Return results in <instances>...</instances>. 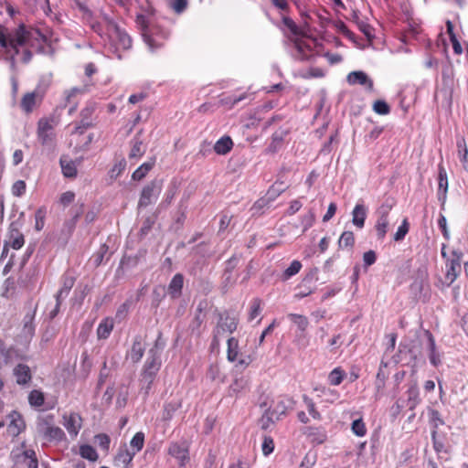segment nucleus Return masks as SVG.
I'll use <instances>...</instances> for the list:
<instances>
[{
  "label": "nucleus",
  "instance_id": "f257e3e1",
  "mask_svg": "<svg viewBox=\"0 0 468 468\" xmlns=\"http://www.w3.org/2000/svg\"><path fill=\"white\" fill-rule=\"evenodd\" d=\"M48 37L38 29L20 25L14 29H7L0 25V46L3 48L2 58L10 64L12 72L16 71V56L21 55L20 60L27 64L34 51H44V44Z\"/></svg>",
  "mask_w": 468,
  "mask_h": 468
},
{
  "label": "nucleus",
  "instance_id": "f03ea898",
  "mask_svg": "<svg viewBox=\"0 0 468 468\" xmlns=\"http://www.w3.org/2000/svg\"><path fill=\"white\" fill-rule=\"evenodd\" d=\"M136 24L141 31L144 41L151 51H154L164 45L166 33L160 31L158 27L154 24L152 16L138 15Z\"/></svg>",
  "mask_w": 468,
  "mask_h": 468
},
{
  "label": "nucleus",
  "instance_id": "7ed1b4c3",
  "mask_svg": "<svg viewBox=\"0 0 468 468\" xmlns=\"http://www.w3.org/2000/svg\"><path fill=\"white\" fill-rule=\"evenodd\" d=\"M162 349L163 346H160L156 341L154 346L148 351L147 358L141 374L142 389L144 390L145 394L149 392L151 385L153 384L156 374L161 367Z\"/></svg>",
  "mask_w": 468,
  "mask_h": 468
},
{
  "label": "nucleus",
  "instance_id": "20e7f679",
  "mask_svg": "<svg viewBox=\"0 0 468 468\" xmlns=\"http://www.w3.org/2000/svg\"><path fill=\"white\" fill-rule=\"evenodd\" d=\"M237 318L228 313L220 314L214 329V342L218 343L222 337L232 334L237 329Z\"/></svg>",
  "mask_w": 468,
  "mask_h": 468
},
{
  "label": "nucleus",
  "instance_id": "39448f33",
  "mask_svg": "<svg viewBox=\"0 0 468 468\" xmlns=\"http://www.w3.org/2000/svg\"><path fill=\"white\" fill-rule=\"evenodd\" d=\"M109 35L116 51L119 49L126 50L132 46V39L129 35L122 29L117 24L111 21L109 24Z\"/></svg>",
  "mask_w": 468,
  "mask_h": 468
},
{
  "label": "nucleus",
  "instance_id": "423d86ee",
  "mask_svg": "<svg viewBox=\"0 0 468 468\" xmlns=\"http://www.w3.org/2000/svg\"><path fill=\"white\" fill-rule=\"evenodd\" d=\"M161 185L157 182H151L146 185L142 190L138 207H146L147 206L155 203L161 193Z\"/></svg>",
  "mask_w": 468,
  "mask_h": 468
},
{
  "label": "nucleus",
  "instance_id": "0eeeda50",
  "mask_svg": "<svg viewBox=\"0 0 468 468\" xmlns=\"http://www.w3.org/2000/svg\"><path fill=\"white\" fill-rule=\"evenodd\" d=\"M56 122L53 119L42 118L37 124V138L43 145L50 144L54 139L53 129Z\"/></svg>",
  "mask_w": 468,
  "mask_h": 468
},
{
  "label": "nucleus",
  "instance_id": "6e6552de",
  "mask_svg": "<svg viewBox=\"0 0 468 468\" xmlns=\"http://www.w3.org/2000/svg\"><path fill=\"white\" fill-rule=\"evenodd\" d=\"M462 253L452 250L451 258L446 261L445 281L448 285L452 284L461 271Z\"/></svg>",
  "mask_w": 468,
  "mask_h": 468
},
{
  "label": "nucleus",
  "instance_id": "1a4fd4ad",
  "mask_svg": "<svg viewBox=\"0 0 468 468\" xmlns=\"http://www.w3.org/2000/svg\"><path fill=\"white\" fill-rule=\"evenodd\" d=\"M61 424L71 438H76L82 427V418L76 412L65 413Z\"/></svg>",
  "mask_w": 468,
  "mask_h": 468
},
{
  "label": "nucleus",
  "instance_id": "9d476101",
  "mask_svg": "<svg viewBox=\"0 0 468 468\" xmlns=\"http://www.w3.org/2000/svg\"><path fill=\"white\" fill-rule=\"evenodd\" d=\"M227 357L229 361H238V363L243 367H247L250 362V357H243V356L239 354V341L234 337L228 339Z\"/></svg>",
  "mask_w": 468,
  "mask_h": 468
},
{
  "label": "nucleus",
  "instance_id": "9b49d317",
  "mask_svg": "<svg viewBox=\"0 0 468 468\" xmlns=\"http://www.w3.org/2000/svg\"><path fill=\"white\" fill-rule=\"evenodd\" d=\"M423 336L422 345L429 353L430 362L432 366L438 367L441 364V355L437 351L434 337L429 331H425Z\"/></svg>",
  "mask_w": 468,
  "mask_h": 468
},
{
  "label": "nucleus",
  "instance_id": "f8f14e48",
  "mask_svg": "<svg viewBox=\"0 0 468 468\" xmlns=\"http://www.w3.org/2000/svg\"><path fill=\"white\" fill-rule=\"evenodd\" d=\"M390 207H382L378 211V218L376 223V231L378 239H383L388 232V226L390 224V219L388 217Z\"/></svg>",
  "mask_w": 468,
  "mask_h": 468
},
{
  "label": "nucleus",
  "instance_id": "ddd939ff",
  "mask_svg": "<svg viewBox=\"0 0 468 468\" xmlns=\"http://www.w3.org/2000/svg\"><path fill=\"white\" fill-rule=\"evenodd\" d=\"M168 453L176 458L181 466L185 465L189 460L188 447L186 442H173L168 448Z\"/></svg>",
  "mask_w": 468,
  "mask_h": 468
},
{
  "label": "nucleus",
  "instance_id": "4468645a",
  "mask_svg": "<svg viewBox=\"0 0 468 468\" xmlns=\"http://www.w3.org/2000/svg\"><path fill=\"white\" fill-rule=\"evenodd\" d=\"M268 406H271V411L272 415H275V419L279 420L281 416L284 415L286 410L292 406V400L287 398H277L276 399H271L268 397Z\"/></svg>",
  "mask_w": 468,
  "mask_h": 468
},
{
  "label": "nucleus",
  "instance_id": "2eb2a0df",
  "mask_svg": "<svg viewBox=\"0 0 468 468\" xmlns=\"http://www.w3.org/2000/svg\"><path fill=\"white\" fill-rule=\"evenodd\" d=\"M16 465H23L27 468H37L38 463L36 452L33 450H25L15 455Z\"/></svg>",
  "mask_w": 468,
  "mask_h": 468
},
{
  "label": "nucleus",
  "instance_id": "dca6fc26",
  "mask_svg": "<svg viewBox=\"0 0 468 468\" xmlns=\"http://www.w3.org/2000/svg\"><path fill=\"white\" fill-rule=\"evenodd\" d=\"M259 404L260 407L264 410V413L260 420V424L263 430H266L277 420L275 419V415H272V412L271 411V406H268V396H261L260 398Z\"/></svg>",
  "mask_w": 468,
  "mask_h": 468
},
{
  "label": "nucleus",
  "instance_id": "f3484780",
  "mask_svg": "<svg viewBox=\"0 0 468 468\" xmlns=\"http://www.w3.org/2000/svg\"><path fill=\"white\" fill-rule=\"evenodd\" d=\"M295 48L294 57L300 60L309 59L313 56L311 46L303 39L298 37L293 39Z\"/></svg>",
  "mask_w": 468,
  "mask_h": 468
},
{
  "label": "nucleus",
  "instance_id": "a211bd4d",
  "mask_svg": "<svg viewBox=\"0 0 468 468\" xmlns=\"http://www.w3.org/2000/svg\"><path fill=\"white\" fill-rule=\"evenodd\" d=\"M144 343L142 336L137 335L134 337L133 346L127 354V357L130 358L133 363H138L144 353Z\"/></svg>",
  "mask_w": 468,
  "mask_h": 468
},
{
  "label": "nucleus",
  "instance_id": "6ab92c4d",
  "mask_svg": "<svg viewBox=\"0 0 468 468\" xmlns=\"http://www.w3.org/2000/svg\"><path fill=\"white\" fill-rule=\"evenodd\" d=\"M134 455V452H131V450L127 449L124 445L119 449L114 459V463L120 468H130Z\"/></svg>",
  "mask_w": 468,
  "mask_h": 468
},
{
  "label": "nucleus",
  "instance_id": "aec40b11",
  "mask_svg": "<svg viewBox=\"0 0 468 468\" xmlns=\"http://www.w3.org/2000/svg\"><path fill=\"white\" fill-rule=\"evenodd\" d=\"M184 284V277L180 273H176L171 280L168 288L167 293L171 298L176 299L181 296L182 289Z\"/></svg>",
  "mask_w": 468,
  "mask_h": 468
},
{
  "label": "nucleus",
  "instance_id": "412c9836",
  "mask_svg": "<svg viewBox=\"0 0 468 468\" xmlns=\"http://www.w3.org/2000/svg\"><path fill=\"white\" fill-rule=\"evenodd\" d=\"M347 82L350 85L360 84L366 86L369 90L373 87V82L368 79L367 75L363 71H353L347 75Z\"/></svg>",
  "mask_w": 468,
  "mask_h": 468
},
{
  "label": "nucleus",
  "instance_id": "4be33fe9",
  "mask_svg": "<svg viewBox=\"0 0 468 468\" xmlns=\"http://www.w3.org/2000/svg\"><path fill=\"white\" fill-rule=\"evenodd\" d=\"M10 423L8 425V432L16 437L25 428L24 420L21 418V415L16 411H13L10 415Z\"/></svg>",
  "mask_w": 468,
  "mask_h": 468
},
{
  "label": "nucleus",
  "instance_id": "5701e85b",
  "mask_svg": "<svg viewBox=\"0 0 468 468\" xmlns=\"http://www.w3.org/2000/svg\"><path fill=\"white\" fill-rule=\"evenodd\" d=\"M439 189H438V197L442 203L446 200V194L448 190V177L445 168L440 165H439Z\"/></svg>",
  "mask_w": 468,
  "mask_h": 468
},
{
  "label": "nucleus",
  "instance_id": "b1692460",
  "mask_svg": "<svg viewBox=\"0 0 468 468\" xmlns=\"http://www.w3.org/2000/svg\"><path fill=\"white\" fill-rule=\"evenodd\" d=\"M14 376L18 385H26L31 380V371L28 366L18 364L14 368Z\"/></svg>",
  "mask_w": 468,
  "mask_h": 468
},
{
  "label": "nucleus",
  "instance_id": "393cba45",
  "mask_svg": "<svg viewBox=\"0 0 468 468\" xmlns=\"http://www.w3.org/2000/svg\"><path fill=\"white\" fill-rule=\"evenodd\" d=\"M40 431L48 440L61 441L65 437L64 431L59 427L48 423L41 424Z\"/></svg>",
  "mask_w": 468,
  "mask_h": 468
},
{
  "label": "nucleus",
  "instance_id": "a878e982",
  "mask_svg": "<svg viewBox=\"0 0 468 468\" xmlns=\"http://www.w3.org/2000/svg\"><path fill=\"white\" fill-rule=\"evenodd\" d=\"M352 217L353 224L362 229L367 218V207L363 204H356L352 211Z\"/></svg>",
  "mask_w": 468,
  "mask_h": 468
},
{
  "label": "nucleus",
  "instance_id": "bb28decb",
  "mask_svg": "<svg viewBox=\"0 0 468 468\" xmlns=\"http://www.w3.org/2000/svg\"><path fill=\"white\" fill-rule=\"evenodd\" d=\"M60 166L64 176L73 178L77 176V165L67 156L60 158Z\"/></svg>",
  "mask_w": 468,
  "mask_h": 468
},
{
  "label": "nucleus",
  "instance_id": "cd10ccee",
  "mask_svg": "<svg viewBox=\"0 0 468 468\" xmlns=\"http://www.w3.org/2000/svg\"><path fill=\"white\" fill-rule=\"evenodd\" d=\"M113 320L112 318H105L103 319L98 328H97V336L99 339H107L112 329H113Z\"/></svg>",
  "mask_w": 468,
  "mask_h": 468
},
{
  "label": "nucleus",
  "instance_id": "c85d7f7f",
  "mask_svg": "<svg viewBox=\"0 0 468 468\" xmlns=\"http://www.w3.org/2000/svg\"><path fill=\"white\" fill-rule=\"evenodd\" d=\"M233 146V142L229 136H223L214 144V151L218 154H228Z\"/></svg>",
  "mask_w": 468,
  "mask_h": 468
},
{
  "label": "nucleus",
  "instance_id": "c756f323",
  "mask_svg": "<svg viewBox=\"0 0 468 468\" xmlns=\"http://www.w3.org/2000/svg\"><path fill=\"white\" fill-rule=\"evenodd\" d=\"M74 284V279L71 277H66L63 280L62 288L57 292L56 299L58 300V306L60 305L63 299L67 297L70 289Z\"/></svg>",
  "mask_w": 468,
  "mask_h": 468
},
{
  "label": "nucleus",
  "instance_id": "7c9ffc66",
  "mask_svg": "<svg viewBox=\"0 0 468 468\" xmlns=\"http://www.w3.org/2000/svg\"><path fill=\"white\" fill-rule=\"evenodd\" d=\"M37 99L38 95L37 92L33 91L27 93L23 97L21 101L22 109L27 112H30L33 110L34 106L37 104Z\"/></svg>",
  "mask_w": 468,
  "mask_h": 468
},
{
  "label": "nucleus",
  "instance_id": "2f4dec72",
  "mask_svg": "<svg viewBox=\"0 0 468 468\" xmlns=\"http://www.w3.org/2000/svg\"><path fill=\"white\" fill-rule=\"evenodd\" d=\"M154 165V160L144 163L141 166H139L133 173V176H132L133 179V180L143 179L146 176V174L153 168Z\"/></svg>",
  "mask_w": 468,
  "mask_h": 468
},
{
  "label": "nucleus",
  "instance_id": "473e14b6",
  "mask_svg": "<svg viewBox=\"0 0 468 468\" xmlns=\"http://www.w3.org/2000/svg\"><path fill=\"white\" fill-rule=\"evenodd\" d=\"M285 190V186L282 183H275L272 185L270 189L267 191L265 197L268 198L271 202L274 201L283 191Z\"/></svg>",
  "mask_w": 468,
  "mask_h": 468
},
{
  "label": "nucleus",
  "instance_id": "72a5a7b5",
  "mask_svg": "<svg viewBox=\"0 0 468 468\" xmlns=\"http://www.w3.org/2000/svg\"><path fill=\"white\" fill-rule=\"evenodd\" d=\"M80 454L82 458L89 461L94 462L98 459V454L95 449L89 444H83L80 447Z\"/></svg>",
  "mask_w": 468,
  "mask_h": 468
},
{
  "label": "nucleus",
  "instance_id": "f704fd0d",
  "mask_svg": "<svg viewBox=\"0 0 468 468\" xmlns=\"http://www.w3.org/2000/svg\"><path fill=\"white\" fill-rule=\"evenodd\" d=\"M132 144H132L131 152L129 154V157L130 158H138V157L142 156L145 152V148L143 145L142 141H140L138 138H134L133 140Z\"/></svg>",
  "mask_w": 468,
  "mask_h": 468
},
{
  "label": "nucleus",
  "instance_id": "c9c22d12",
  "mask_svg": "<svg viewBox=\"0 0 468 468\" xmlns=\"http://www.w3.org/2000/svg\"><path fill=\"white\" fill-rule=\"evenodd\" d=\"M346 373L340 367H335L328 375V381L333 386H338L344 379Z\"/></svg>",
  "mask_w": 468,
  "mask_h": 468
},
{
  "label": "nucleus",
  "instance_id": "e433bc0d",
  "mask_svg": "<svg viewBox=\"0 0 468 468\" xmlns=\"http://www.w3.org/2000/svg\"><path fill=\"white\" fill-rule=\"evenodd\" d=\"M355 243V238L352 231H345L339 238L338 245L339 248H352Z\"/></svg>",
  "mask_w": 468,
  "mask_h": 468
},
{
  "label": "nucleus",
  "instance_id": "4c0bfd02",
  "mask_svg": "<svg viewBox=\"0 0 468 468\" xmlns=\"http://www.w3.org/2000/svg\"><path fill=\"white\" fill-rule=\"evenodd\" d=\"M144 443V434L143 432H137L130 441L131 452H134V454H136L143 449Z\"/></svg>",
  "mask_w": 468,
  "mask_h": 468
},
{
  "label": "nucleus",
  "instance_id": "58836bf2",
  "mask_svg": "<svg viewBox=\"0 0 468 468\" xmlns=\"http://www.w3.org/2000/svg\"><path fill=\"white\" fill-rule=\"evenodd\" d=\"M248 386V380L243 378V377H240V378H236L234 379V381L232 382V384L229 386V391L231 393H234V394H237L240 391H242L243 389H245Z\"/></svg>",
  "mask_w": 468,
  "mask_h": 468
},
{
  "label": "nucleus",
  "instance_id": "ea45409f",
  "mask_svg": "<svg viewBox=\"0 0 468 468\" xmlns=\"http://www.w3.org/2000/svg\"><path fill=\"white\" fill-rule=\"evenodd\" d=\"M302 268V263L299 261H293L291 265L284 271L282 274L283 280H288L293 275L297 274Z\"/></svg>",
  "mask_w": 468,
  "mask_h": 468
},
{
  "label": "nucleus",
  "instance_id": "a19ab883",
  "mask_svg": "<svg viewBox=\"0 0 468 468\" xmlns=\"http://www.w3.org/2000/svg\"><path fill=\"white\" fill-rule=\"evenodd\" d=\"M125 167L126 162L124 159L117 161L109 172L111 179H116L124 171Z\"/></svg>",
  "mask_w": 468,
  "mask_h": 468
},
{
  "label": "nucleus",
  "instance_id": "79ce46f5",
  "mask_svg": "<svg viewBox=\"0 0 468 468\" xmlns=\"http://www.w3.org/2000/svg\"><path fill=\"white\" fill-rule=\"evenodd\" d=\"M457 148H458V155L461 160V162L465 165L467 163V157H468V149L466 146L465 140L463 138H460L457 141Z\"/></svg>",
  "mask_w": 468,
  "mask_h": 468
},
{
  "label": "nucleus",
  "instance_id": "37998d69",
  "mask_svg": "<svg viewBox=\"0 0 468 468\" xmlns=\"http://www.w3.org/2000/svg\"><path fill=\"white\" fill-rule=\"evenodd\" d=\"M24 236L21 233L18 231L14 233V230L11 231L9 243L14 250H19L24 245Z\"/></svg>",
  "mask_w": 468,
  "mask_h": 468
},
{
  "label": "nucleus",
  "instance_id": "c03bdc74",
  "mask_svg": "<svg viewBox=\"0 0 468 468\" xmlns=\"http://www.w3.org/2000/svg\"><path fill=\"white\" fill-rule=\"evenodd\" d=\"M28 401L31 406L40 407L44 403V396L38 390H32L28 396Z\"/></svg>",
  "mask_w": 468,
  "mask_h": 468
},
{
  "label": "nucleus",
  "instance_id": "a18cd8bd",
  "mask_svg": "<svg viewBox=\"0 0 468 468\" xmlns=\"http://www.w3.org/2000/svg\"><path fill=\"white\" fill-rule=\"evenodd\" d=\"M317 461V456L314 452L309 451L303 457L300 467L301 468H313Z\"/></svg>",
  "mask_w": 468,
  "mask_h": 468
},
{
  "label": "nucleus",
  "instance_id": "49530a36",
  "mask_svg": "<svg viewBox=\"0 0 468 468\" xmlns=\"http://www.w3.org/2000/svg\"><path fill=\"white\" fill-rule=\"evenodd\" d=\"M45 217H46V208L39 207L35 214V229L39 231L44 228L45 224Z\"/></svg>",
  "mask_w": 468,
  "mask_h": 468
},
{
  "label": "nucleus",
  "instance_id": "de8ad7c7",
  "mask_svg": "<svg viewBox=\"0 0 468 468\" xmlns=\"http://www.w3.org/2000/svg\"><path fill=\"white\" fill-rule=\"evenodd\" d=\"M289 317L302 331H304L308 326V320L305 316H303L301 314H289Z\"/></svg>",
  "mask_w": 468,
  "mask_h": 468
},
{
  "label": "nucleus",
  "instance_id": "09e8293b",
  "mask_svg": "<svg viewBox=\"0 0 468 468\" xmlns=\"http://www.w3.org/2000/svg\"><path fill=\"white\" fill-rule=\"evenodd\" d=\"M352 431L359 437H363L367 433V429L365 426V423L363 422L362 419H358L353 421L352 423Z\"/></svg>",
  "mask_w": 468,
  "mask_h": 468
},
{
  "label": "nucleus",
  "instance_id": "8fccbe9b",
  "mask_svg": "<svg viewBox=\"0 0 468 468\" xmlns=\"http://www.w3.org/2000/svg\"><path fill=\"white\" fill-rule=\"evenodd\" d=\"M409 231V223L406 218L403 219L402 224L398 228L396 233L394 234V240L400 241L402 240Z\"/></svg>",
  "mask_w": 468,
  "mask_h": 468
},
{
  "label": "nucleus",
  "instance_id": "3c124183",
  "mask_svg": "<svg viewBox=\"0 0 468 468\" xmlns=\"http://www.w3.org/2000/svg\"><path fill=\"white\" fill-rule=\"evenodd\" d=\"M261 302L260 299H253L250 304V310L249 314V319L250 321L254 320L256 317H258L261 314Z\"/></svg>",
  "mask_w": 468,
  "mask_h": 468
},
{
  "label": "nucleus",
  "instance_id": "603ef678",
  "mask_svg": "<svg viewBox=\"0 0 468 468\" xmlns=\"http://www.w3.org/2000/svg\"><path fill=\"white\" fill-rule=\"evenodd\" d=\"M373 110L375 111V112L381 115H386L390 112V108L388 105V103L381 100L375 101L373 105Z\"/></svg>",
  "mask_w": 468,
  "mask_h": 468
},
{
  "label": "nucleus",
  "instance_id": "864d4df0",
  "mask_svg": "<svg viewBox=\"0 0 468 468\" xmlns=\"http://www.w3.org/2000/svg\"><path fill=\"white\" fill-rule=\"evenodd\" d=\"M95 442L104 451H108L110 447V437L107 434L101 433L95 436Z\"/></svg>",
  "mask_w": 468,
  "mask_h": 468
},
{
  "label": "nucleus",
  "instance_id": "5fc2aeb1",
  "mask_svg": "<svg viewBox=\"0 0 468 468\" xmlns=\"http://www.w3.org/2000/svg\"><path fill=\"white\" fill-rule=\"evenodd\" d=\"M303 402L305 404V407L309 412V414L314 418V419H320V414L319 412L316 410L315 409V405L314 403L313 402V400L311 399H309L307 396H303Z\"/></svg>",
  "mask_w": 468,
  "mask_h": 468
},
{
  "label": "nucleus",
  "instance_id": "6e6d98bb",
  "mask_svg": "<svg viewBox=\"0 0 468 468\" xmlns=\"http://www.w3.org/2000/svg\"><path fill=\"white\" fill-rule=\"evenodd\" d=\"M167 1L169 2V5L173 8V10L177 14H180L183 11H185V9L187 6V0H167Z\"/></svg>",
  "mask_w": 468,
  "mask_h": 468
},
{
  "label": "nucleus",
  "instance_id": "4d7b16f0",
  "mask_svg": "<svg viewBox=\"0 0 468 468\" xmlns=\"http://www.w3.org/2000/svg\"><path fill=\"white\" fill-rule=\"evenodd\" d=\"M283 25L292 32V34L297 37L300 35L299 28L296 24L288 16H283Z\"/></svg>",
  "mask_w": 468,
  "mask_h": 468
},
{
  "label": "nucleus",
  "instance_id": "13d9d810",
  "mask_svg": "<svg viewBox=\"0 0 468 468\" xmlns=\"http://www.w3.org/2000/svg\"><path fill=\"white\" fill-rule=\"evenodd\" d=\"M408 393H409V401H410L409 407L410 409H413L418 403V401H417V399L419 396L418 388L416 386L410 387L408 390Z\"/></svg>",
  "mask_w": 468,
  "mask_h": 468
},
{
  "label": "nucleus",
  "instance_id": "bf43d9fd",
  "mask_svg": "<svg viewBox=\"0 0 468 468\" xmlns=\"http://www.w3.org/2000/svg\"><path fill=\"white\" fill-rule=\"evenodd\" d=\"M262 452L265 456L271 454L274 449V442L271 437H265L261 445Z\"/></svg>",
  "mask_w": 468,
  "mask_h": 468
},
{
  "label": "nucleus",
  "instance_id": "052dcab7",
  "mask_svg": "<svg viewBox=\"0 0 468 468\" xmlns=\"http://www.w3.org/2000/svg\"><path fill=\"white\" fill-rule=\"evenodd\" d=\"M178 409V404L176 403H169L165 407L163 418L165 420H169L172 419L173 414Z\"/></svg>",
  "mask_w": 468,
  "mask_h": 468
},
{
  "label": "nucleus",
  "instance_id": "680f3d73",
  "mask_svg": "<svg viewBox=\"0 0 468 468\" xmlns=\"http://www.w3.org/2000/svg\"><path fill=\"white\" fill-rule=\"evenodd\" d=\"M26 191V184L22 180H18L14 183L12 186V193L16 197L22 196Z\"/></svg>",
  "mask_w": 468,
  "mask_h": 468
},
{
  "label": "nucleus",
  "instance_id": "e2e57ef3",
  "mask_svg": "<svg viewBox=\"0 0 468 468\" xmlns=\"http://www.w3.org/2000/svg\"><path fill=\"white\" fill-rule=\"evenodd\" d=\"M322 394L326 398V399L330 402H334L339 398V393L334 389L323 388L321 389Z\"/></svg>",
  "mask_w": 468,
  "mask_h": 468
},
{
  "label": "nucleus",
  "instance_id": "0e129e2a",
  "mask_svg": "<svg viewBox=\"0 0 468 468\" xmlns=\"http://www.w3.org/2000/svg\"><path fill=\"white\" fill-rule=\"evenodd\" d=\"M87 90V86L84 87H74L69 90L66 91V100L68 101H71V98L77 94L84 93Z\"/></svg>",
  "mask_w": 468,
  "mask_h": 468
},
{
  "label": "nucleus",
  "instance_id": "69168bd1",
  "mask_svg": "<svg viewBox=\"0 0 468 468\" xmlns=\"http://www.w3.org/2000/svg\"><path fill=\"white\" fill-rule=\"evenodd\" d=\"M314 221V214L310 211L308 214L303 217L302 223L303 225V231H306L309 228L312 227Z\"/></svg>",
  "mask_w": 468,
  "mask_h": 468
},
{
  "label": "nucleus",
  "instance_id": "338daca9",
  "mask_svg": "<svg viewBox=\"0 0 468 468\" xmlns=\"http://www.w3.org/2000/svg\"><path fill=\"white\" fill-rule=\"evenodd\" d=\"M430 419H431L432 425L436 428L438 426L443 424V420L441 418V414L439 413V411H437L435 410H431Z\"/></svg>",
  "mask_w": 468,
  "mask_h": 468
},
{
  "label": "nucleus",
  "instance_id": "774afa93",
  "mask_svg": "<svg viewBox=\"0 0 468 468\" xmlns=\"http://www.w3.org/2000/svg\"><path fill=\"white\" fill-rule=\"evenodd\" d=\"M75 194L71 191H67L60 196V203L64 206H68L74 201Z\"/></svg>",
  "mask_w": 468,
  "mask_h": 468
}]
</instances>
